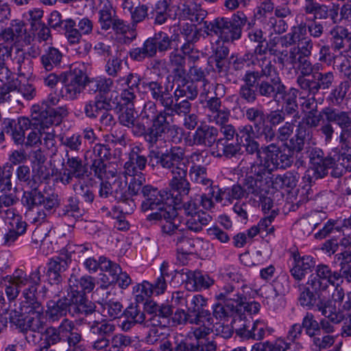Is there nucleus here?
Masks as SVG:
<instances>
[{
  "label": "nucleus",
  "mask_w": 351,
  "mask_h": 351,
  "mask_svg": "<svg viewBox=\"0 0 351 351\" xmlns=\"http://www.w3.org/2000/svg\"><path fill=\"white\" fill-rule=\"evenodd\" d=\"M149 158L158 159V164L162 169L168 170L171 178L169 182L171 192H176L175 205L182 201V196L187 195L191 190V185L187 180L189 159L186 157L185 149L180 146H171L165 152H151Z\"/></svg>",
  "instance_id": "1"
},
{
  "label": "nucleus",
  "mask_w": 351,
  "mask_h": 351,
  "mask_svg": "<svg viewBox=\"0 0 351 351\" xmlns=\"http://www.w3.org/2000/svg\"><path fill=\"white\" fill-rule=\"evenodd\" d=\"M169 192L160 191L151 185H145L142 189L144 200L141 204V210H156L149 214L147 219L149 221H160L162 234L173 233L180 225V217L176 209L166 202L169 196H173L175 193Z\"/></svg>",
  "instance_id": "2"
},
{
  "label": "nucleus",
  "mask_w": 351,
  "mask_h": 351,
  "mask_svg": "<svg viewBox=\"0 0 351 351\" xmlns=\"http://www.w3.org/2000/svg\"><path fill=\"white\" fill-rule=\"evenodd\" d=\"M43 269L39 266L29 275L21 269H16L12 275L0 278V284L5 287V295L10 301L18 297L22 287L28 285L23 291L25 300L21 302V308L24 313L40 308V302L38 301L36 293L37 286L40 283L41 270Z\"/></svg>",
  "instance_id": "3"
},
{
  "label": "nucleus",
  "mask_w": 351,
  "mask_h": 351,
  "mask_svg": "<svg viewBox=\"0 0 351 351\" xmlns=\"http://www.w3.org/2000/svg\"><path fill=\"white\" fill-rule=\"evenodd\" d=\"M62 290H58L54 297H58L57 300H50L47 303L46 316L51 322L59 321L65 317L67 314L72 317L88 315V311L92 309V304H85L82 295L76 291H67L60 293Z\"/></svg>",
  "instance_id": "4"
},
{
  "label": "nucleus",
  "mask_w": 351,
  "mask_h": 351,
  "mask_svg": "<svg viewBox=\"0 0 351 351\" xmlns=\"http://www.w3.org/2000/svg\"><path fill=\"white\" fill-rule=\"evenodd\" d=\"M247 17L242 11L234 13L231 19L218 17L213 21H205L207 34H215L225 43L234 42L241 37L242 29L246 25Z\"/></svg>",
  "instance_id": "5"
},
{
  "label": "nucleus",
  "mask_w": 351,
  "mask_h": 351,
  "mask_svg": "<svg viewBox=\"0 0 351 351\" xmlns=\"http://www.w3.org/2000/svg\"><path fill=\"white\" fill-rule=\"evenodd\" d=\"M258 78L255 88L258 96L278 101L279 94L284 93L286 88L274 63L270 59L260 61V71L256 70Z\"/></svg>",
  "instance_id": "6"
},
{
  "label": "nucleus",
  "mask_w": 351,
  "mask_h": 351,
  "mask_svg": "<svg viewBox=\"0 0 351 351\" xmlns=\"http://www.w3.org/2000/svg\"><path fill=\"white\" fill-rule=\"evenodd\" d=\"M190 319L191 324L198 326L194 328L193 336L190 337L195 348L198 351H216V344L207 337L215 326L213 314L209 310L204 309L192 314Z\"/></svg>",
  "instance_id": "7"
},
{
  "label": "nucleus",
  "mask_w": 351,
  "mask_h": 351,
  "mask_svg": "<svg viewBox=\"0 0 351 351\" xmlns=\"http://www.w3.org/2000/svg\"><path fill=\"white\" fill-rule=\"evenodd\" d=\"M84 65L73 64L69 71L60 73V82L63 84L60 90L62 97L74 100L83 91L87 82V75Z\"/></svg>",
  "instance_id": "8"
},
{
  "label": "nucleus",
  "mask_w": 351,
  "mask_h": 351,
  "mask_svg": "<svg viewBox=\"0 0 351 351\" xmlns=\"http://www.w3.org/2000/svg\"><path fill=\"white\" fill-rule=\"evenodd\" d=\"M332 301L327 300V305L321 306L322 315L334 324H339L345 318V313L351 314V291L345 293L338 284L332 294Z\"/></svg>",
  "instance_id": "9"
},
{
  "label": "nucleus",
  "mask_w": 351,
  "mask_h": 351,
  "mask_svg": "<svg viewBox=\"0 0 351 351\" xmlns=\"http://www.w3.org/2000/svg\"><path fill=\"white\" fill-rule=\"evenodd\" d=\"M173 40L168 34L159 31L148 38L142 47L132 49L130 51V57L138 62L146 58H153L158 51L162 53L171 49Z\"/></svg>",
  "instance_id": "10"
},
{
  "label": "nucleus",
  "mask_w": 351,
  "mask_h": 351,
  "mask_svg": "<svg viewBox=\"0 0 351 351\" xmlns=\"http://www.w3.org/2000/svg\"><path fill=\"white\" fill-rule=\"evenodd\" d=\"M13 167L10 164L0 166V213H4L7 217L14 215L13 206L19 199L15 193H10L12 189V177Z\"/></svg>",
  "instance_id": "11"
},
{
  "label": "nucleus",
  "mask_w": 351,
  "mask_h": 351,
  "mask_svg": "<svg viewBox=\"0 0 351 351\" xmlns=\"http://www.w3.org/2000/svg\"><path fill=\"white\" fill-rule=\"evenodd\" d=\"M31 117L33 119V123L36 125L29 128L31 132L27 134L23 144L27 147H36L43 144L47 149L52 152H56L57 142L55 130L49 125L43 124L41 121L34 119L33 112Z\"/></svg>",
  "instance_id": "12"
},
{
  "label": "nucleus",
  "mask_w": 351,
  "mask_h": 351,
  "mask_svg": "<svg viewBox=\"0 0 351 351\" xmlns=\"http://www.w3.org/2000/svg\"><path fill=\"white\" fill-rule=\"evenodd\" d=\"M322 114L326 121L335 123L341 128L339 141L342 149L351 148V111L326 107L322 110Z\"/></svg>",
  "instance_id": "13"
},
{
  "label": "nucleus",
  "mask_w": 351,
  "mask_h": 351,
  "mask_svg": "<svg viewBox=\"0 0 351 351\" xmlns=\"http://www.w3.org/2000/svg\"><path fill=\"white\" fill-rule=\"evenodd\" d=\"M75 328L73 321L64 318L58 327L48 326L41 333L43 341L35 351H48L62 341H66L71 330Z\"/></svg>",
  "instance_id": "14"
},
{
  "label": "nucleus",
  "mask_w": 351,
  "mask_h": 351,
  "mask_svg": "<svg viewBox=\"0 0 351 351\" xmlns=\"http://www.w3.org/2000/svg\"><path fill=\"white\" fill-rule=\"evenodd\" d=\"M252 172L254 173V176H247L243 183L247 195L262 196L268 191L271 184V173L265 166L258 165L252 167Z\"/></svg>",
  "instance_id": "15"
},
{
  "label": "nucleus",
  "mask_w": 351,
  "mask_h": 351,
  "mask_svg": "<svg viewBox=\"0 0 351 351\" xmlns=\"http://www.w3.org/2000/svg\"><path fill=\"white\" fill-rule=\"evenodd\" d=\"M167 128V118L162 120L158 119L147 128L144 139L148 145L149 156L152 151L157 152L160 149L167 147L165 134Z\"/></svg>",
  "instance_id": "16"
},
{
  "label": "nucleus",
  "mask_w": 351,
  "mask_h": 351,
  "mask_svg": "<svg viewBox=\"0 0 351 351\" xmlns=\"http://www.w3.org/2000/svg\"><path fill=\"white\" fill-rule=\"evenodd\" d=\"M315 271V276H310L307 285L316 293L326 291L330 285L335 286L336 282L341 278L340 273L332 272L326 265H318Z\"/></svg>",
  "instance_id": "17"
},
{
  "label": "nucleus",
  "mask_w": 351,
  "mask_h": 351,
  "mask_svg": "<svg viewBox=\"0 0 351 351\" xmlns=\"http://www.w3.org/2000/svg\"><path fill=\"white\" fill-rule=\"evenodd\" d=\"M92 347L97 350L106 348L110 345V337L115 330L114 324L106 321L89 322Z\"/></svg>",
  "instance_id": "18"
},
{
  "label": "nucleus",
  "mask_w": 351,
  "mask_h": 351,
  "mask_svg": "<svg viewBox=\"0 0 351 351\" xmlns=\"http://www.w3.org/2000/svg\"><path fill=\"white\" fill-rule=\"evenodd\" d=\"M261 151L265 156V162L267 167L272 166L271 169H286L289 167L293 162L292 155L282 152L280 147L274 143L261 146Z\"/></svg>",
  "instance_id": "19"
},
{
  "label": "nucleus",
  "mask_w": 351,
  "mask_h": 351,
  "mask_svg": "<svg viewBox=\"0 0 351 351\" xmlns=\"http://www.w3.org/2000/svg\"><path fill=\"white\" fill-rule=\"evenodd\" d=\"M32 187L30 191L24 193L23 197V201L29 208L43 205L47 211H51L59 206L60 199L57 194L52 193L45 196L36 186Z\"/></svg>",
  "instance_id": "20"
},
{
  "label": "nucleus",
  "mask_w": 351,
  "mask_h": 351,
  "mask_svg": "<svg viewBox=\"0 0 351 351\" xmlns=\"http://www.w3.org/2000/svg\"><path fill=\"white\" fill-rule=\"evenodd\" d=\"M147 158L145 149L140 145L132 147L128 154V159L123 166L125 176H136L142 173L146 167Z\"/></svg>",
  "instance_id": "21"
},
{
  "label": "nucleus",
  "mask_w": 351,
  "mask_h": 351,
  "mask_svg": "<svg viewBox=\"0 0 351 351\" xmlns=\"http://www.w3.org/2000/svg\"><path fill=\"white\" fill-rule=\"evenodd\" d=\"M10 57L12 69L19 76L29 77L33 73V62L27 53L18 46L10 47Z\"/></svg>",
  "instance_id": "22"
},
{
  "label": "nucleus",
  "mask_w": 351,
  "mask_h": 351,
  "mask_svg": "<svg viewBox=\"0 0 351 351\" xmlns=\"http://www.w3.org/2000/svg\"><path fill=\"white\" fill-rule=\"evenodd\" d=\"M293 46V49L298 57H309L313 49L312 39L305 34V29H298L292 27L289 35V47Z\"/></svg>",
  "instance_id": "23"
},
{
  "label": "nucleus",
  "mask_w": 351,
  "mask_h": 351,
  "mask_svg": "<svg viewBox=\"0 0 351 351\" xmlns=\"http://www.w3.org/2000/svg\"><path fill=\"white\" fill-rule=\"evenodd\" d=\"M335 81V74L332 71L325 73L319 72L317 70L311 77V81H304L303 90L308 93V95H315L321 89H329Z\"/></svg>",
  "instance_id": "24"
},
{
  "label": "nucleus",
  "mask_w": 351,
  "mask_h": 351,
  "mask_svg": "<svg viewBox=\"0 0 351 351\" xmlns=\"http://www.w3.org/2000/svg\"><path fill=\"white\" fill-rule=\"evenodd\" d=\"M112 191L113 200L121 203L119 206L121 213L130 214L133 212L135 208L134 200L129 196L127 189V181L121 179H116L112 184Z\"/></svg>",
  "instance_id": "25"
},
{
  "label": "nucleus",
  "mask_w": 351,
  "mask_h": 351,
  "mask_svg": "<svg viewBox=\"0 0 351 351\" xmlns=\"http://www.w3.org/2000/svg\"><path fill=\"white\" fill-rule=\"evenodd\" d=\"M35 125L36 123H33L32 118L29 119L27 117H21L17 120H8L5 123V131L12 136L16 144L22 145L25 140V131Z\"/></svg>",
  "instance_id": "26"
},
{
  "label": "nucleus",
  "mask_w": 351,
  "mask_h": 351,
  "mask_svg": "<svg viewBox=\"0 0 351 351\" xmlns=\"http://www.w3.org/2000/svg\"><path fill=\"white\" fill-rule=\"evenodd\" d=\"M95 278L90 276H84L77 279L75 276H71L69 279V285L66 289L67 291H76L82 295L84 298L85 304L90 303L92 304V309L88 311V314L91 315L95 311V305L91 301H89L86 295V293L91 292L95 288Z\"/></svg>",
  "instance_id": "27"
},
{
  "label": "nucleus",
  "mask_w": 351,
  "mask_h": 351,
  "mask_svg": "<svg viewBox=\"0 0 351 351\" xmlns=\"http://www.w3.org/2000/svg\"><path fill=\"white\" fill-rule=\"evenodd\" d=\"M71 260L66 257L57 256L47 264V276L51 285H57L58 290H62L60 285L63 281V274L68 269Z\"/></svg>",
  "instance_id": "28"
},
{
  "label": "nucleus",
  "mask_w": 351,
  "mask_h": 351,
  "mask_svg": "<svg viewBox=\"0 0 351 351\" xmlns=\"http://www.w3.org/2000/svg\"><path fill=\"white\" fill-rule=\"evenodd\" d=\"M112 108L110 99L103 93H97L84 103V112L87 118L95 119L102 111L111 110Z\"/></svg>",
  "instance_id": "29"
},
{
  "label": "nucleus",
  "mask_w": 351,
  "mask_h": 351,
  "mask_svg": "<svg viewBox=\"0 0 351 351\" xmlns=\"http://www.w3.org/2000/svg\"><path fill=\"white\" fill-rule=\"evenodd\" d=\"M218 130L208 125H201L195 131L189 141V145L212 147L217 141Z\"/></svg>",
  "instance_id": "30"
},
{
  "label": "nucleus",
  "mask_w": 351,
  "mask_h": 351,
  "mask_svg": "<svg viewBox=\"0 0 351 351\" xmlns=\"http://www.w3.org/2000/svg\"><path fill=\"white\" fill-rule=\"evenodd\" d=\"M258 74L256 70H247L242 77L243 84L241 85L239 90V97L248 104L254 103L258 97L255 85Z\"/></svg>",
  "instance_id": "31"
},
{
  "label": "nucleus",
  "mask_w": 351,
  "mask_h": 351,
  "mask_svg": "<svg viewBox=\"0 0 351 351\" xmlns=\"http://www.w3.org/2000/svg\"><path fill=\"white\" fill-rule=\"evenodd\" d=\"M69 111L66 106H60L57 108H49L38 111L34 110L33 118L41 121L43 124L46 126L53 124H58L62 118L68 115Z\"/></svg>",
  "instance_id": "32"
},
{
  "label": "nucleus",
  "mask_w": 351,
  "mask_h": 351,
  "mask_svg": "<svg viewBox=\"0 0 351 351\" xmlns=\"http://www.w3.org/2000/svg\"><path fill=\"white\" fill-rule=\"evenodd\" d=\"M182 274L186 276L185 284L189 291H201L208 289L214 284V280L200 271H192L187 269L181 270Z\"/></svg>",
  "instance_id": "33"
},
{
  "label": "nucleus",
  "mask_w": 351,
  "mask_h": 351,
  "mask_svg": "<svg viewBox=\"0 0 351 351\" xmlns=\"http://www.w3.org/2000/svg\"><path fill=\"white\" fill-rule=\"evenodd\" d=\"M300 295L298 298L299 303L301 306L306 307L308 309L317 310L322 314V310H321V305H327V300H322L319 295V293H316L313 291L311 286L306 284V286L300 287Z\"/></svg>",
  "instance_id": "34"
},
{
  "label": "nucleus",
  "mask_w": 351,
  "mask_h": 351,
  "mask_svg": "<svg viewBox=\"0 0 351 351\" xmlns=\"http://www.w3.org/2000/svg\"><path fill=\"white\" fill-rule=\"evenodd\" d=\"M26 38L27 29L22 20H12L9 26L3 29L2 40L5 43L16 44Z\"/></svg>",
  "instance_id": "35"
},
{
  "label": "nucleus",
  "mask_w": 351,
  "mask_h": 351,
  "mask_svg": "<svg viewBox=\"0 0 351 351\" xmlns=\"http://www.w3.org/2000/svg\"><path fill=\"white\" fill-rule=\"evenodd\" d=\"M142 87L147 90L153 99L159 101L163 107H167L171 101V94L167 87H164L158 81H143Z\"/></svg>",
  "instance_id": "36"
},
{
  "label": "nucleus",
  "mask_w": 351,
  "mask_h": 351,
  "mask_svg": "<svg viewBox=\"0 0 351 351\" xmlns=\"http://www.w3.org/2000/svg\"><path fill=\"white\" fill-rule=\"evenodd\" d=\"M185 1H178V10L173 11L174 16L182 19H189L191 22L201 23L204 19L205 11L197 9L195 4L187 3Z\"/></svg>",
  "instance_id": "37"
},
{
  "label": "nucleus",
  "mask_w": 351,
  "mask_h": 351,
  "mask_svg": "<svg viewBox=\"0 0 351 351\" xmlns=\"http://www.w3.org/2000/svg\"><path fill=\"white\" fill-rule=\"evenodd\" d=\"M183 230L184 228L182 227L181 220L180 219L179 228L172 234H165L173 236V242L179 253L183 254H192L199 241L197 239H193L186 236L183 232Z\"/></svg>",
  "instance_id": "38"
},
{
  "label": "nucleus",
  "mask_w": 351,
  "mask_h": 351,
  "mask_svg": "<svg viewBox=\"0 0 351 351\" xmlns=\"http://www.w3.org/2000/svg\"><path fill=\"white\" fill-rule=\"evenodd\" d=\"M125 318L121 324V328L125 331L130 330L136 324H142L145 321L144 311L136 303H132L123 312Z\"/></svg>",
  "instance_id": "39"
},
{
  "label": "nucleus",
  "mask_w": 351,
  "mask_h": 351,
  "mask_svg": "<svg viewBox=\"0 0 351 351\" xmlns=\"http://www.w3.org/2000/svg\"><path fill=\"white\" fill-rule=\"evenodd\" d=\"M298 93V90L296 88H291L288 90L284 89V93L278 95L283 101V112L287 115H293L295 121L300 117L297 103Z\"/></svg>",
  "instance_id": "40"
},
{
  "label": "nucleus",
  "mask_w": 351,
  "mask_h": 351,
  "mask_svg": "<svg viewBox=\"0 0 351 351\" xmlns=\"http://www.w3.org/2000/svg\"><path fill=\"white\" fill-rule=\"evenodd\" d=\"M29 315L25 317V322L22 325L21 332H42L46 326V319L43 314V307L40 310L32 309Z\"/></svg>",
  "instance_id": "41"
},
{
  "label": "nucleus",
  "mask_w": 351,
  "mask_h": 351,
  "mask_svg": "<svg viewBox=\"0 0 351 351\" xmlns=\"http://www.w3.org/2000/svg\"><path fill=\"white\" fill-rule=\"evenodd\" d=\"M311 130L302 123L297 125L295 135L286 143V147L289 152H301L304 147L305 141L309 138Z\"/></svg>",
  "instance_id": "42"
},
{
  "label": "nucleus",
  "mask_w": 351,
  "mask_h": 351,
  "mask_svg": "<svg viewBox=\"0 0 351 351\" xmlns=\"http://www.w3.org/2000/svg\"><path fill=\"white\" fill-rule=\"evenodd\" d=\"M306 57H298L297 60L298 69L300 74L297 77V84L303 90L304 81H311V77L319 70L322 65L319 63L313 64L310 60L306 58Z\"/></svg>",
  "instance_id": "43"
},
{
  "label": "nucleus",
  "mask_w": 351,
  "mask_h": 351,
  "mask_svg": "<svg viewBox=\"0 0 351 351\" xmlns=\"http://www.w3.org/2000/svg\"><path fill=\"white\" fill-rule=\"evenodd\" d=\"M178 0H160L153 10L155 14V23L162 25L165 23L169 15L173 14V11L178 10Z\"/></svg>",
  "instance_id": "44"
},
{
  "label": "nucleus",
  "mask_w": 351,
  "mask_h": 351,
  "mask_svg": "<svg viewBox=\"0 0 351 351\" xmlns=\"http://www.w3.org/2000/svg\"><path fill=\"white\" fill-rule=\"evenodd\" d=\"M339 11V5H333L331 8L326 4L318 3L311 10L305 12L306 14H313L311 19L316 21H324L330 19L333 23H337Z\"/></svg>",
  "instance_id": "45"
},
{
  "label": "nucleus",
  "mask_w": 351,
  "mask_h": 351,
  "mask_svg": "<svg viewBox=\"0 0 351 351\" xmlns=\"http://www.w3.org/2000/svg\"><path fill=\"white\" fill-rule=\"evenodd\" d=\"M117 17L116 10L108 0L101 2L98 8V23L101 30L108 31Z\"/></svg>",
  "instance_id": "46"
},
{
  "label": "nucleus",
  "mask_w": 351,
  "mask_h": 351,
  "mask_svg": "<svg viewBox=\"0 0 351 351\" xmlns=\"http://www.w3.org/2000/svg\"><path fill=\"white\" fill-rule=\"evenodd\" d=\"M62 57V53L58 48L47 47L40 56L43 68L47 71H51L54 68L60 65Z\"/></svg>",
  "instance_id": "47"
},
{
  "label": "nucleus",
  "mask_w": 351,
  "mask_h": 351,
  "mask_svg": "<svg viewBox=\"0 0 351 351\" xmlns=\"http://www.w3.org/2000/svg\"><path fill=\"white\" fill-rule=\"evenodd\" d=\"M158 343V351H198L192 342L185 343L176 337H163Z\"/></svg>",
  "instance_id": "48"
},
{
  "label": "nucleus",
  "mask_w": 351,
  "mask_h": 351,
  "mask_svg": "<svg viewBox=\"0 0 351 351\" xmlns=\"http://www.w3.org/2000/svg\"><path fill=\"white\" fill-rule=\"evenodd\" d=\"M222 189L218 185L211 184L206 187V193L201 196L200 204L204 209L211 210L215 206V202L222 203Z\"/></svg>",
  "instance_id": "49"
},
{
  "label": "nucleus",
  "mask_w": 351,
  "mask_h": 351,
  "mask_svg": "<svg viewBox=\"0 0 351 351\" xmlns=\"http://www.w3.org/2000/svg\"><path fill=\"white\" fill-rule=\"evenodd\" d=\"M169 113L164 110L158 111L157 106L154 101H149L144 104L143 108L141 112L139 117L142 120H145L147 123L152 121V123L156 122L157 120H162L167 118Z\"/></svg>",
  "instance_id": "50"
},
{
  "label": "nucleus",
  "mask_w": 351,
  "mask_h": 351,
  "mask_svg": "<svg viewBox=\"0 0 351 351\" xmlns=\"http://www.w3.org/2000/svg\"><path fill=\"white\" fill-rule=\"evenodd\" d=\"M181 78L173 93L176 101H178L182 97L194 100L198 95L197 86L193 82L186 81L184 76Z\"/></svg>",
  "instance_id": "51"
},
{
  "label": "nucleus",
  "mask_w": 351,
  "mask_h": 351,
  "mask_svg": "<svg viewBox=\"0 0 351 351\" xmlns=\"http://www.w3.org/2000/svg\"><path fill=\"white\" fill-rule=\"evenodd\" d=\"M326 24V22H322L311 18H306V22L302 21L293 27L299 30L302 29L304 31V29H305V34L307 35V32H308L310 36L313 38H319L325 32L324 26Z\"/></svg>",
  "instance_id": "52"
},
{
  "label": "nucleus",
  "mask_w": 351,
  "mask_h": 351,
  "mask_svg": "<svg viewBox=\"0 0 351 351\" xmlns=\"http://www.w3.org/2000/svg\"><path fill=\"white\" fill-rule=\"evenodd\" d=\"M313 267L314 262L311 257L303 256L298 260L294 257V265L290 271L295 280H301L306 274L311 271V269Z\"/></svg>",
  "instance_id": "53"
},
{
  "label": "nucleus",
  "mask_w": 351,
  "mask_h": 351,
  "mask_svg": "<svg viewBox=\"0 0 351 351\" xmlns=\"http://www.w3.org/2000/svg\"><path fill=\"white\" fill-rule=\"evenodd\" d=\"M266 325L264 322L256 320L250 325L245 324L243 328L240 330L239 334L247 339L254 340H261L265 335Z\"/></svg>",
  "instance_id": "54"
},
{
  "label": "nucleus",
  "mask_w": 351,
  "mask_h": 351,
  "mask_svg": "<svg viewBox=\"0 0 351 351\" xmlns=\"http://www.w3.org/2000/svg\"><path fill=\"white\" fill-rule=\"evenodd\" d=\"M300 175L293 171H287L282 175H278L274 180L271 179V184L274 188H288L293 189L297 185Z\"/></svg>",
  "instance_id": "55"
},
{
  "label": "nucleus",
  "mask_w": 351,
  "mask_h": 351,
  "mask_svg": "<svg viewBox=\"0 0 351 351\" xmlns=\"http://www.w3.org/2000/svg\"><path fill=\"white\" fill-rule=\"evenodd\" d=\"M312 166L309 168L312 170L317 178H322L328 173V169L332 167L334 159L332 158H319L311 159Z\"/></svg>",
  "instance_id": "56"
},
{
  "label": "nucleus",
  "mask_w": 351,
  "mask_h": 351,
  "mask_svg": "<svg viewBox=\"0 0 351 351\" xmlns=\"http://www.w3.org/2000/svg\"><path fill=\"white\" fill-rule=\"evenodd\" d=\"M111 156V151L108 145L96 143L91 149L87 150L84 154L85 160L87 164L89 160H108Z\"/></svg>",
  "instance_id": "57"
},
{
  "label": "nucleus",
  "mask_w": 351,
  "mask_h": 351,
  "mask_svg": "<svg viewBox=\"0 0 351 351\" xmlns=\"http://www.w3.org/2000/svg\"><path fill=\"white\" fill-rule=\"evenodd\" d=\"M211 220L212 217L209 214L202 211L188 218L186 221V226L189 230L198 232L203 229L204 226H207Z\"/></svg>",
  "instance_id": "58"
},
{
  "label": "nucleus",
  "mask_w": 351,
  "mask_h": 351,
  "mask_svg": "<svg viewBox=\"0 0 351 351\" xmlns=\"http://www.w3.org/2000/svg\"><path fill=\"white\" fill-rule=\"evenodd\" d=\"M218 156H225L228 158L234 157L241 151L239 143H232L226 139H218L217 141Z\"/></svg>",
  "instance_id": "59"
},
{
  "label": "nucleus",
  "mask_w": 351,
  "mask_h": 351,
  "mask_svg": "<svg viewBox=\"0 0 351 351\" xmlns=\"http://www.w3.org/2000/svg\"><path fill=\"white\" fill-rule=\"evenodd\" d=\"M123 51H116L114 55L108 58L105 65V71L110 77H116L123 67Z\"/></svg>",
  "instance_id": "60"
},
{
  "label": "nucleus",
  "mask_w": 351,
  "mask_h": 351,
  "mask_svg": "<svg viewBox=\"0 0 351 351\" xmlns=\"http://www.w3.org/2000/svg\"><path fill=\"white\" fill-rule=\"evenodd\" d=\"M0 217L3 220H11L8 225V229L23 236L27 232V224L23 221L21 216L16 214V210L14 208V215L12 217H7L4 213H0Z\"/></svg>",
  "instance_id": "61"
},
{
  "label": "nucleus",
  "mask_w": 351,
  "mask_h": 351,
  "mask_svg": "<svg viewBox=\"0 0 351 351\" xmlns=\"http://www.w3.org/2000/svg\"><path fill=\"white\" fill-rule=\"evenodd\" d=\"M192 182L207 187L213 184V180L208 178L206 168L201 165H193L189 170Z\"/></svg>",
  "instance_id": "62"
},
{
  "label": "nucleus",
  "mask_w": 351,
  "mask_h": 351,
  "mask_svg": "<svg viewBox=\"0 0 351 351\" xmlns=\"http://www.w3.org/2000/svg\"><path fill=\"white\" fill-rule=\"evenodd\" d=\"M245 119L254 124V128H261L266 122L265 112L258 107H250L245 110L244 113Z\"/></svg>",
  "instance_id": "63"
},
{
  "label": "nucleus",
  "mask_w": 351,
  "mask_h": 351,
  "mask_svg": "<svg viewBox=\"0 0 351 351\" xmlns=\"http://www.w3.org/2000/svg\"><path fill=\"white\" fill-rule=\"evenodd\" d=\"M290 32L282 36H276L269 39L267 43V48L269 53L276 56L282 49L289 47Z\"/></svg>",
  "instance_id": "64"
}]
</instances>
